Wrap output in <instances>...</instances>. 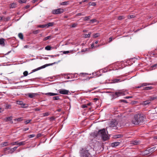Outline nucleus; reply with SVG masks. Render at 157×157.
Segmentation results:
<instances>
[{"label":"nucleus","mask_w":157,"mask_h":157,"mask_svg":"<svg viewBox=\"0 0 157 157\" xmlns=\"http://www.w3.org/2000/svg\"><path fill=\"white\" fill-rule=\"evenodd\" d=\"M145 117L142 114H138L134 115L132 122L133 124L138 125L140 123L143 122Z\"/></svg>","instance_id":"f257e3e1"},{"label":"nucleus","mask_w":157,"mask_h":157,"mask_svg":"<svg viewBox=\"0 0 157 157\" xmlns=\"http://www.w3.org/2000/svg\"><path fill=\"white\" fill-rule=\"evenodd\" d=\"M98 136L101 137L102 140L104 141H106L109 139L108 136L107 135L105 129L100 130L97 133Z\"/></svg>","instance_id":"f03ea898"},{"label":"nucleus","mask_w":157,"mask_h":157,"mask_svg":"<svg viewBox=\"0 0 157 157\" xmlns=\"http://www.w3.org/2000/svg\"><path fill=\"white\" fill-rule=\"evenodd\" d=\"M80 157H91V155L88 150L82 149L80 152Z\"/></svg>","instance_id":"7ed1b4c3"},{"label":"nucleus","mask_w":157,"mask_h":157,"mask_svg":"<svg viewBox=\"0 0 157 157\" xmlns=\"http://www.w3.org/2000/svg\"><path fill=\"white\" fill-rule=\"evenodd\" d=\"M125 91L120 90L116 92L113 95V98H116L119 96L125 95Z\"/></svg>","instance_id":"20e7f679"},{"label":"nucleus","mask_w":157,"mask_h":157,"mask_svg":"<svg viewBox=\"0 0 157 157\" xmlns=\"http://www.w3.org/2000/svg\"><path fill=\"white\" fill-rule=\"evenodd\" d=\"M117 124L118 123L117 121L115 120H112V121H111L110 126V127H112L113 128L116 129H117Z\"/></svg>","instance_id":"39448f33"},{"label":"nucleus","mask_w":157,"mask_h":157,"mask_svg":"<svg viewBox=\"0 0 157 157\" xmlns=\"http://www.w3.org/2000/svg\"><path fill=\"white\" fill-rule=\"evenodd\" d=\"M52 64H45V65H43L40 67H39L36 69L33 70L32 71V72H31L29 74L32 73L33 72H35L39 70H40L41 69L44 68L45 67H47V66H49L50 65H52Z\"/></svg>","instance_id":"423d86ee"},{"label":"nucleus","mask_w":157,"mask_h":157,"mask_svg":"<svg viewBox=\"0 0 157 157\" xmlns=\"http://www.w3.org/2000/svg\"><path fill=\"white\" fill-rule=\"evenodd\" d=\"M26 95L28 96L29 98H33L37 97L39 95V94L37 93H29L27 94Z\"/></svg>","instance_id":"0eeeda50"},{"label":"nucleus","mask_w":157,"mask_h":157,"mask_svg":"<svg viewBox=\"0 0 157 157\" xmlns=\"http://www.w3.org/2000/svg\"><path fill=\"white\" fill-rule=\"evenodd\" d=\"M63 11V9L59 8L54 10L53 12L54 14H59L62 13Z\"/></svg>","instance_id":"6e6552de"},{"label":"nucleus","mask_w":157,"mask_h":157,"mask_svg":"<svg viewBox=\"0 0 157 157\" xmlns=\"http://www.w3.org/2000/svg\"><path fill=\"white\" fill-rule=\"evenodd\" d=\"M156 150H157L156 147L155 146L151 148L150 149H147V150H146V151L147 152V154H148L149 153H150Z\"/></svg>","instance_id":"1a4fd4ad"},{"label":"nucleus","mask_w":157,"mask_h":157,"mask_svg":"<svg viewBox=\"0 0 157 157\" xmlns=\"http://www.w3.org/2000/svg\"><path fill=\"white\" fill-rule=\"evenodd\" d=\"M12 145H14L16 144L18 145L19 146L24 145L25 144V141H22L19 143H18L17 142H13L10 144Z\"/></svg>","instance_id":"9d476101"},{"label":"nucleus","mask_w":157,"mask_h":157,"mask_svg":"<svg viewBox=\"0 0 157 157\" xmlns=\"http://www.w3.org/2000/svg\"><path fill=\"white\" fill-rule=\"evenodd\" d=\"M58 91L60 94H68L70 93L69 90L65 89L59 90Z\"/></svg>","instance_id":"9b49d317"},{"label":"nucleus","mask_w":157,"mask_h":157,"mask_svg":"<svg viewBox=\"0 0 157 157\" xmlns=\"http://www.w3.org/2000/svg\"><path fill=\"white\" fill-rule=\"evenodd\" d=\"M12 118L13 117L12 116L7 117L4 119V120L6 122H7L8 121H10L11 123V124H13V121H12Z\"/></svg>","instance_id":"f8f14e48"},{"label":"nucleus","mask_w":157,"mask_h":157,"mask_svg":"<svg viewBox=\"0 0 157 157\" xmlns=\"http://www.w3.org/2000/svg\"><path fill=\"white\" fill-rule=\"evenodd\" d=\"M120 143L118 142H115L111 143V147H114L117 146L119 145Z\"/></svg>","instance_id":"ddd939ff"},{"label":"nucleus","mask_w":157,"mask_h":157,"mask_svg":"<svg viewBox=\"0 0 157 157\" xmlns=\"http://www.w3.org/2000/svg\"><path fill=\"white\" fill-rule=\"evenodd\" d=\"M5 40L3 38L0 39V45L2 46H5Z\"/></svg>","instance_id":"4468645a"},{"label":"nucleus","mask_w":157,"mask_h":157,"mask_svg":"<svg viewBox=\"0 0 157 157\" xmlns=\"http://www.w3.org/2000/svg\"><path fill=\"white\" fill-rule=\"evenodd\" d=\"M58 94L57 93H47L45 94L46 95L49 96H53L55 95H57Z\"/></svg>","instance_id":"2eb2a0df"},{"label":"nucleus","mask_w":157,"mask_h":157,"mask_svg":"<svg viewBox=\"0 0 157 157\" xmlns=\"http://www.w3.org/2000/svg\"><path fill=\"white\" fill-rule=\"evenodd\" d=\"M124 80L118 78V79H114L113 80V83H117L119 82H121V81H124Z\"/></svg>","instance_id":"dca6fc26"},{"label":"nucleus","mask_w":157,"mask_h":157,"mask_svg":"<svg viewBox=\"0 0 157 157\" xmlns=\"http://www.w3.org/2000/svg\"><path fill=\"white\" fill-rule=\"evenodd\" d=\"M151 103L150 100H148L146 101H144L143 102L142 104L144 105H146L147 104H149Z\"/></svg>","instance_id":"f3484780"},{"label":"nucleus","mask_w":157,"mask_h":157,"mask_svg":"<svg viewBox=\"0 0 157 157\" xmlns=\"http://www.w3.org/2000/svg\"><path fill=\"white\" fill-rule=\"evenodd\" d=\"M152 84L150 83H144L140 84V85H141V86H147L151 85Z\"/></svg>","instance_id":"a211bd4d"},{"label":"nucleus","mask_w":157,"mask_h":157,"mask_svg":"<svg viewBox=\"0 0 157 157\" xmlns=\"http://www.w3.org/2000/svg\"><path fill=\"white\" fill-rule=\"evenodd\" d=\"M153 87L152 86H147L144 88V90H149L152 89Z\"/></svg>","instance_id":"6ab92c4d"},{"label":"nucleus","mask_w":157,"mask_h":157,"mask_svg":"<svg viewBox=\"0 0 157 157\" xmlns=\"http://www.w3.org/2000/svg\"><path fill=\"white\" fill-rule=\"evenodd\" d=\"M90 18H91V17L90 16L85 17H83V20L84 21H88Z\"/></svg>","instance_id":"aec40b11"},{"label":"nucleus","mask_w":157,"mask_h":157,"mask_svg":"<svg viewBox=\"0 0 157 157\" xmlns=\"http://www.w3.org/2000/svg\"><path fill=\"white\" fill-rule=\"evenodd\" d=\"M17 4L16 3H13L10 4V8H14L16 7Z\"/></svg>","instance_id":"412c9836"},{"label":"nucleus","mask_w":157,"mask_h":157,"mask_svg":"<svg viewBox=\"0 0 157 157\" xmlns=\"http://www.w3.org/2000/svg\"><path fill=\"white\" fill-rule=\"evenodd\" d=\"M53 23L49 22L47 24H46V27H48L50 26H52L53 25Z\"/></svg>","instance_id":"4be33fe9"},{"label":"nucleus","mask_w":157,"mask_h":157,"mask_svg":"<svg viewBox=\"0 0 157 157\" xmlns=\"http://www.w3.org/2000/svg\"><path fill=\"white\" fill-rule=\"evenodd\" d=\"M157 98V97H150L149 98V100H150V102H151V101H153L154 100H155Z\"/></svg>","instance_id":"5701e85b"},{"label":"nucleus","mask_w":157,"mask_h":157,"mask_svg":"<svg viewBox=\"0 0 157 157\" xmlns=\"http://www.w3.org/2000/svg\"><path fill=\"white\" fill-rule=\"evenodd\" d=\"M5 107L6 109H10L11 108V105H10L9 104H6L5 105Z\"/></svg>","instance_id":"b1692460"},{"label":"nucleus","mask_w":157,"mask_h":157,"mask_svg":"<svg viewBox=\"0 0 157 157\" xmlns=\"http://www.w3.org/2000/svg\"><path fill=\"white\" fill-rule=\"evenodd\" d=\"M52 38V37L51 36H48L44 38L43 39V40L44 41H46L48 40L51 39Z\"/></svg>","instance_id":"393cba45"},{"label":"nucleus","mask_w":157,"mask_h":157,"mask_svg":"<svg viewBox=\"0 0 157 157\" xmlns=\"http://www.w3.org/2000/svg\"><path fill=\"white\" fill-rule=\"evenodd\" d=\"M18 36L19 38L21 40H23V36L22 33H19L18 34Z\"/></svg>","instance_id":"a878e982"},{"label":"nucleus","mask_w":157,"mask_h":157,"mask_svg":"<svg viewBox=\"0 0 157 157\" xmlns=\"http://www.w3.org/2000/svg\"><path fill=\"white\" fill-rule=\"evenodd\" d=\"M91 34V32H89L88 34H85L84 35V37L85 38L90 37Z\"/></svg>","instance_id":"bb28decb"},{"label":"nucleus","mask_w":157,"mask_h":157,"mask_svg":"<svg viewBox=\"0 0 157 157\" xmlns=\"http://www.w3.org/2000/svg\"><path fill=\"white\" fill-rule=\"evenodd\" d=\"M14 121H17V122L18 121H20L22 120V118L21 117H19L18 118H16L14 119Z\"/></svg>","instance_id":"cd10ccee"},{"label":"nucleus","mask_w":157,"mask_h":157,"mask_svg":"<svg viewBox=\"0 0 157 157\" xmlns=\"http://www.w3.org/2000/svg\"><path fill=\"white\" fill-rule=\"evenodd\" d=\"M139 142L138 141L135 140L132 142V144L134 145H137L139 144Z\"/></svg>","instance_id":"c85d7f7f"},{"label":"nucleus","mask_w":157,"mask_h":157,"mask_svg":"<svg viewBox=\"0 0 157 157\" xmlns=\"http://www.w3.org/2000/svg\"><path fill=\"white\" fill-rule=\"evenodd\" d=\"M9 150H10L9 147H6V148H5L4 149V153L5 154H8V153H7L8 151H7L8 150L9 151Z\"/></svg>","instance_id":"c756f323"},{"label":"nucleus","mask_w":157,"mask_h":157,"mask_svg":"<svg viewBox=\"0 0 157 157\" xmlns=\"http://www.w3.org/2000/svg\"><path fill=\"white\" fill-rule=\"evenodd\" d=\"M89 4L90 6H94L96 5V3L94 2H89Z\"/></svg>","instance_id":"7c9ffc66"},{"label":"nucleus","mask_w":157,"mask_h":157,"mask_svg":"<svg viewBox=\"0 0 157 157\" xmlns=\"http://www.w3.org/2000/svg\"><path fill=\"white\" fill-rule=\"evenodd\" d=\"M52 98L54 100H58L60 99L59 96H56L53 97Z\"/></svg>","instance_id":"2f4dec72"},{"label":"nucleus","mask_w":157,"mask_h":157,"mask_svg":"<svg viewBox=\"0 0 157 157\" xmlns=\"http://www.w3.org/2000/svg\"><path fill=\"white\" fill-rule=\"evenodd\" d=\"M125 18L123 16H119L118 17V19L119 20H121L123 19H124Z\"/></svg>","instance_id":"473e14b6"},{"label":"nucleus","mask_w":157,"mask_h":157,"mask_svg":"<svg viewBox=\"0 0 157 157\" xmlns=\"http://www.w3.org/2000/svg\"><path fill=\"white\" fill-rule=\"evenodd\" d=\"M78 25V24L77 23H74L72 25L71 27L75 28Z\"/></svg>","instance_id":"72a5a7b5"},{"label":"nucleus","mask_w":157,"mask_h":157,"mask_svg":"<svg viewBox=\"0 0 157 157\" xmlns=\"http://www.w3.org/2000/svg\"><path fill=\"white\" fill-rule=\"evenodd\" d=\"M2 146L3 147L6 146L8 145L7 142H4L2 143Z\"/></svg>","instance_id":"f704fd0d"},{"label":"nucleus","mask_w":157,"mask_h":157,"mask_svg":"<svg viewBox=\"0 0 157 157\" xmlns=\"http://www.w3.org/2000/svg\"><path fill=\"white\" fill-rule=\"evenodd\" d=\"M42 115L43 117L48 116L49 115V113L48 112H46L43 113Z\"/></svg>","instance_id":"c9c22d12"},{"label":"nucleus","mask_w":157,"mask_h":157,"mask_svg":"<svg viewBox=\"0 0 157 157\" xmlns=\"http://www.w3.org/2000/svg\"><path fill=\"white\" fill-rule=\"evenodd\" d=\"M100 34L98 33H95L94 34L93 37L94 38H97L99 36Z\"/></svg>","instance_id":"e433bc0d"},{"label":"nucleus","mask_w":157,"mask_h":157,"mask_svg":"<svg viewBox=\"0 0 157 157\" xmlns=\"http://www.w3.org/2000/svg\"><path fill=\"white\" fill-rule=\"evenodd\" d=\"M13 151L12 150V149H10V150H9V151H8V154H12L13 152Z\"/></svg>","instance_id":"4c0bfd02"},{"label":"nucleus","mask_w":157,"mask_h":157,"mask_svg":"<svg viewBox=\"0 0 157 157\" xmlns=\"http://www.w3.org/2000/svg\"><path fill=\"white\" fill-rule=\"evenodd\" d=\"M51 48V47L49 46H48L45 47V49L47 50H50Z\"/></svg>","instance_id":"58836bf2"},{"label":"nucleus","mask_w":157,"mask_h":157,"mask_svg":"<svg viewBox=\"0 0 157 157\" xmlns=\"http://www.w3.org/2000/svg\"><path fill=\"white\" fill-rule=\"evenodd\" d=\"M68 4V2H62L61 3V5H67Z\"/></svg>","instance_id":"ea45409f"},{"label":"nucleus","mask_w":157,"mask_h":157,"mask_svg":"<svg viewBox=\"0 0 157 157\" xmlns=\"http://www.w3.org/2000/svg\"><path fill=\"white\" fill-rule=\"evenodd\" d=\"M26 2V0H19L18 1V2L20 3H25Z\"/></svg>","instance_id":"a19ab883"},{"label":"nucleus","mask_w":157,"mask_h":157,"mask_svg":"<svg viewBox=\"0 0 157 157\" xmlns=\"http://www.w3.org/2000/svg\"><path fill=\"white\" fill-rule=\"evenodd\" d=\"M40 30H37L33 32V33L35 34H37L39 33Z\"/></svg>","instance_id":"79ce46f5"},{"label":"nucleus","mask_w":157,"mask_h":157,"mask_svg":"<svg viewBox=\"0 0 157 157\" xmlns=\"http://www.w3.org/2000/svg\"><path fill=\"white\" fill-rule=\"evenodd\" d=\"M16 102L17 104L20 105H22L23 104L22 102L20 101H17Z\"/></svg>","instance_id":"37998d69"},{"label":"nucleus","mask_w":157,"mask_h":157,"mask_svg":"<svg viewBox=\"0 0 157 157\" xmlns=\"http://www.w3.org/2000/svg\"><path fill=\"white\" fill-rule=\"evenodd\" d=\"M23 74L24 75V76H26L28 75V72L27 71H25L23 72Z\"/></svg>","instance_id":"c03bdc74"},{"label":"nucleus","mask_w":157,"mask_h":157,"mask_svg":"<svg viewBox=\"0 0 157 157\" xmlns=\"http://www.w3.org/2000/svg\"><path fill=\"white\" fill-rule=\"evenodd\" d=\"M10 18L9 17H6V18H3V20L4 21H8Z\"/></svg>","instance_id":"a18cd8bd"},{"label":"nucleus","mask_w":157,"mask_h":157,"mask_svg":"<svg viewBox=\"0 0 157 157\" xmlns=\"http://www.w3.org/2000/svg\"><path fill=\"white\" fill-rule=\"evenodd\" d=\"M80 75H82V76H84L86 75H88V74L86 73H81Z\"/></svg>","instance_id":"49530a36"},{"label":"nucleus","mask_w":157,"mask_h":157,"mask_svg":"<svg viewBox=\"0 0 157 157\" xmlns=\"http://www.w3.org/2000/svg\"><path fill=\"white\" fill-rule=\"evenodd\" d=\"M97 20L95 19H93L90 20V22H92V23H94Z\"/></svg>","instance_id":"de8ad7c7"},{"label":"nucleus","mask_w":157,"mask_h":157,"mask_svg":"<svg viewBox=\"0 0 157 157\" xmlns=\"http://www.w3.org/2000/svg\"><path fill=\"white\" fill-rule=\"evenodd\" d=\"M39 27L40 28H44L45 27H46V25H41L39 26Z\"/></svg>","instance_id":"09e8293b"},{"label":"nucleus","mask_w":157,"mask_h":157,"mask_svg":"<svg viewBox=\"0 0 157 157\" xmlns=\"http://www.w3.org/2000/svg\"><path fill=\"white\" fill-rule=\"evenodd\" d=\"M35 136L34 134L30 135L28 136V137L29 138H31L34 137Z\"/></svg>","instance_id":"8fccbe9b"},{"label":"nucleus","mask_w":157,"mask_h":157,"mask_svg":"<svg viewBox=\"0 0 157 157\" xmlns=\"http://www.w3.org/2000/svg\"><path fill=\"white\" fill-rule=\"evenodd\" d=\"M31 121V120H29L25 121V123L26 124H28Z\"/></svg>","instance_id":"3c124183"},{"label":"nucleus","mask_w":157,"mask_h":157,"mask_svg":"<svg viewBox=\"0 0 157 157\" xmlns=\"http://www.w3.org/2000/svg\"><path fill=\"white\" fill-rule=\"evenodd\" d=\"M155 67V68H154V69H155L156 68H157V64H155L151 66V67L152 68H154Z\"/></svg>","instance_id":"603ef678"},{"label":"nucleus","mask_w":157,"mask_h":157,"mask_svg":"<svg viewBox=\"0 0 157 157\" xmlns=\"http://www.w3.org/2000/svg\"><path fill=\"white\" fill-rule=\"evenodd\" d=\"M85 15V14H82V13H78L76 15V16H81V15L84 16Z\"/></svg>","instance_id":"864d4df0"},{"label":"nucleus","mask_w":157,"mask_h":157,"mask_svg":"<svg viewBox=\"0 0 157 157\" xmlns=\"http://www.w3.org/2000/svg\"><path fill=\"white\" fill-rule=\"evenodd\" d=\"M120 101L121 102H123L124 103H127V101L125 100H120Z\"/></svg>","instance_id":"5fc2aeb1"},{"label":"nucleus","mask_w":157,"mask_h":157,"mask_svg":"<svg viewBox=\"0 0 157 157\" xmlns=\"http://www.w3.org/2000/svg\"><path fill=\"white\" fill-rule=\"evenodd\" d=\"M134 17V15H131L128 16V18H132Z\"/></svg>","instance_id":"6e6d98bb"},{"label":"nucleus","mask_w":157,"mask_h":157,"mask_svg":"<svg viewBox=\"0 0 157 157\" xmlns=\"http://www.w3.org/2000/svg\"><path fill=\"white\" fill-rule=\"evenodd\" d=\"M71 76H72V78L77 77V75L76 74H75Z\"/></svg>","instance_id":"4d7b16f0"},{"label":"nucleus","mask_w":157,"mask_h":157,"mask_svg":"<svg viewBox=\"0 0 157 157\" xmlns=\"http://www.w3.org/2000/svg\"><path fill=\"white\" fill-rule=\"evenodd\" d=\"M70 52L69 51H63V53L64 54H68Z\"/></svg>","instance_id":"13d9d810"},{"label":"nucleus","mask_w":157,"mask_h":157,"mask_svg":"<svg viewBox=\"0 0 157 157\" xmlns=\"http://www.w3.org/2000/svg\"><path fill=\"white\" fill-rule=\"evenodd\" d=\"M42 134L41 133H39L37 135V136H36V138H38L39 137H40L41 136Z\"/></svg>","instance_id":"bf43d9fd"},{"label":"nucleus","mask_w":157,"mask_h":157,"mask_svg":"<svg viewBox=\"0 0 157 157\" xmlns=\"http://www.w3.org/2000/svg\"><path fill=\"white\" fill-rule=\"evenodd\" d=\"M17 147H15L12 148L13 152L17 148Z\"/></svg>","instance_id":"052dcab7"},{"label":"nucleus","mask_w":157,"mask_h":157,"mask_svg":"<svg viewBox=\"0 0 157 157\" xmlns=\"http://www.w3.org/2000/svg\"><path fill=\"white\" fill-rule=\"evenodd\" d=\"M132 98V96H129L125 97L124 98H125L128 99V98Z\"/></svg>","instance_id":"680f3d73"},{"label":"nucleus","mask_w":157,"mask_h":157,"mask_svg":"<svg viewBox=\"0 0 157 157\" xmlns=\"http://www.w3.org/2000/svg\"><path fill=\"white\" fill-rule=\"evenodd\" d=\"M97 72H93L92 73V75L94 76H96L97 75Z\"/></svg>","instance_id":"e2e57ef3"},{"label":"nucleus","mask_w":157,"mask_h":157,"mask_svg":"<svg viewBox=\"0 0 157 157\" xmlns=\"http://www.w3.org/2000/svg\"><path fill=\"white\" fill-rule=\"evenodd\" d=\"M87 105H82V107L83 108H85L87 107Z\"/></svg>","instance_id":"0e129e2a"},{"label":"nucleus","mask_w":157,"mask_h":157,"mask_svg":"<svg viewBox=\"0 0 157 157\" xmlns=\"http://www.w3.org/2000/svg\"><path fill=\"white\" fill-rule=\"evenodd\" d=\"M112 40H113V38L112 37H111L109 38V42L110 43L112 41Z\"/></svg>","instance_id":"69168bd1"},{"label":"nucleus","mask_w":157,"mask_h":157,"mask_svg":"<svg viewBox=\"0 0 157 157\" xmlns=\"http://www.w3.org/2000/svg\"><path fill=\"white\" fill-rule=\"evenodd\" d=\"M40 109L39 108H36L34 109V110L36 111H39L40 110Z\"/></svg>","instance_id":"338daca9"},{"label":"nucleus","mask_w":157,"mask_h":157,"mask_svg":"<svg viewBox=\"0 0 157 157\" xmlns=\"http://www.w3.org/2000/svg\"><path fill=\"white\" fill-rule=\"evenodd\" d=\"M29 7H30L29 5H27L25 6V9H28V8H29Z\"/></svg>","instance_id":"774afa93"}]
</instances>
